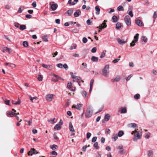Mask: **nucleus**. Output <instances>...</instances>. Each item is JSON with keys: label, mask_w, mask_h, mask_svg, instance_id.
<instances>
[{"label": "nucleus", "mask_w": 157, "mask_h": 157, "mask_svg": "<svg viewBox=\"0 0 157 157\" xmlns=\"http://www.w3.org/2000/svg\"><path fill=\"white\" fill-rule=\"evenodd\" d=\"M119 60H120V59L117 58V59H115L113 61V63H116L118 62L119 61Z\"/></svg>", "instance_id": "obj_48"}, {"label": "nucleus", "mask_w": 157, "mask_h": 157, "mask_svg": "<svg viewBox=\"0 0 157 157\" xmlns=\"http://www.w3.org/2000/svg\"><path fill=\"white\" fill-rule=\"evenodd\" d=\"M81 13V11L79 10H76V11L74 14V16L75 17H78Z\"/></svg>", "instance_id": "obj_14"}, {"label": "nucleus", "mask_w": 157, "mask_h": 157, "mask_svg": "<svg viewBox=\"0 0 157 157\" xmlns=\"http://www.w3.org/2000/svg\"><path fill=\"white\" fill-rule=\"evenodd\" d=\"M42 38L44 41L47 42L48 41V40L47 38L45 36H43L42 37Z\"/></svg>", "instance_id": "obj_50"}, {"label": "nucleus", "mask_w": 157, "mask_h": 157, "mask_svg": "<svg viewBox=\"0 0 157 157\" xmlns=\"http://www.w3.org/2000/svg\"><path fill=\"white\" fill-rule=\"evenodd\" d=\"M97 51V48L96 47H94L92 48L91 50V52L92 53H95Z\"/></svg>", "instance_id": "obj_51"}, {"label": "nucleus", "mask_w": 157, "mask_h": 157, "mask_svg": "<svg viewBox=\"0 0 157 157\" xmlns=\"http://www.w3.org/2000/svg\"><path fill=\"white\" fill-rule=\"evenodd\" d=\"M5 50H6V52H8L9 53H10L12 52V50L11 49L7 47H5Z\"/></svg>", "instance_id": "obj_29"}, {"label": "nucleus", "mask_w": 157, "mask_h": 157, "mask_svg": "<svg viewBox=\"0 0 157 157\" xmlns=\"http://www.w3.org/2000/svg\"><path fill=\"white\" fill-rule=\"evenodd\" d=\"M54 2H51L50 3L51 8L52 11L55 10L58 7L57 4H54Z\"/></svg>", "instance_id": "obj_6"}, {"label": "nucleus", "mask_w": 157, "mask_h": 157, "mask_svg": "<svg viewBox=\"0 0 157 157\" xmlns=\"http://www.w3.org/2000/svg\"><path fill=\"white\" fill-rule=\"evenodd\" d=\"M87 41V39L86 37H83L82 39V42L84 43H86Z\"/></svg>", "instance_id": "obj_49"}, {"label": "nucleus", "mask_w": 157, "mask_h": 157, "mask_svg": "<svg viewBox=\"0 0 157 157\" xmlns=\"http://www.w3.org/2000/svg\"><path fill=\"white\" fill-rule=\"evenodd\" d=\"M94 82V80L93 79H92L90 82V87H92L93 86V84Z\"/></svg>", "instance_id": "obj_56"}, {"label": "nucleus", "mask_w": 157, "mask_h": 157, "mask_svg": "<svg viewBox=\"0 0 157 157\" xmlns=\"http://www.w3.org/2000/svg\"><path fill=\"white\" fill-rule=\"evenodd\" d=\"M63 67L64 68H65L66 70H67L68 68V66L66 63L64 64L63 65Z\"/></svg>", "instance_id": "obj_52"}, {"label": "nucleus", "mask_w": 157, "mask_h": 157, "mask_svg": "<svg viewBox=\"0 0 157 157\" xmlns=\"http://www.w3.org/2000/svg\"><path fill=\"white\" fill-rule=\"evenodd\" d=\"M117 10L118 11H123L124 10L123 7L121 6H119L117 8Z\"/></svg>", "instance_id": "obj_36"}, {"label": "nucleus", "mask_w": 157, "mask_h": 157, "mask_svg": "<svg viewBox=\"0 0 157 157\" xmlns=\"http://www.w3.org/2000/svg\"><path fill=\"white\" fill-rule=\"evenodd\" d=\"M32 5L33 7H34V8L36 6V2H33L32 4Z\"/></svg>", "instance_id": "obj_62"}, {"label": "nucleus", "mask_w": 157, "mask_h": 157, "mask_svg": "<svg viewBox=\"0 0 157 157\" xmlns=\"http://www.w3.org/2000/svg\"><path fill=\"white\" fill-rule=\"evenodd\" d=\"M71 82L68 83L67 85V88L70 90L71 91H74V90L72 89H71Z\"/></svg>", "instance_id": "obj_40"}, {"label": "nucleus", "mask_w": 157, "mask_h": 157, "mask_svg": "<svg viewBox=\"0 0 157 157\" xmlns=\"http://www.w3.org/2000/svg\"><path fill=\"white\" fill-rule=\"evenodd\" d=\"M113 141H115L118 139V136L117 134H113L111 138Z\"/></svg>", "instance_id": "obj_16"}, {"label": "nucleus", "mask_w": 157, "mask_h": 157, "mask_svg": "<svg viewBox=\"0 0 157 157\" xmlns=\"http://www.w3.org/2000/svg\"><path fill=\"white\" fill-rule=\"evenodd\" d=\"M77 45L75 44H73L70 47V49L72 50L73 49H75L76 48Z\"/></svg>", "instance_id": "obj_32"}, {"label": "nucleus", "mask_w": 157, "mask_h": 157, "mask_svg": "<svg viewBox=\"0 0 157 157\" xmlns=\"http://www.w3.org/2000/svg\"><path fill=\"white\" fill-rule=\"evenodd\" d=\"M117 40L118 44L121 45L124 44L127 42V41H124L119 38L117 39Z\"/></svg>", "instance_id": "obj_17"}, {"label": "nucleus", "mask_w": 157, "mask_h": 157, "mask_svg": "<svg viewBox=\"0 0 157 157\" xmlns=\"http://www.w3.org/2000/svg\"><path fill=\"white\" fill-rule=\"evenodd\" d=\"M52 154L53 155H57V153L55 151H53L51 152Z\"/></svg>", "instance_id": "obj_64"}, {"label": "nucleus", "mask_w": 157, "mask_h": 157, "mask_svg": "<svg viewBox=\"0 0 157 157\" xmlns=\"http://www.w3.org/2000/svg\"><path fill=\"white\" fill-rule=\"evenodd\" d=\"M69 129L70 131L71 132H75V130L74 129L73 126L71 122H70L69 123Z\"/></svg>", "instance_id": "obj_12"}, {"label": "nucleus", "mask_w": 157, "mask_h": 157, "mask_svg": "<svg viewBox=\"0 0 157 157\" xmlns=\"http://www.w3.org/2000/svg\"><path fill=\"white\" fill-rule=\"evenodd\" d=\"M140 97V95L139 94H136L134 96V98L136 99H138Z\"/></svg>", "instance_id": "obj_41"}, {"label": "nucleus", "mask_w": 157, "mask_h": 157, "mask_svg": "<svg viewBox=\"0 0 157 157\" xmlns=\"http://www.w3.org/2000/svg\"><path fill=\"white\" fill-rule=\"evenodd\" d=\"M56 66L59 68H62L63 67V65L62 63L57 64Z\"/></svg>", "instance_id": "obj_47"}, {"label": "nucleus", "mask_w": 157, "mask_h": 157, "mask_svg": "<svg viewBox=\"0 0 157 157\" xmlns=\"http://www.w3.org/2000/svg\"><path fill=\"white\" fill-rule=\"evenodd\" d=\"M112 19L114 22H117V17L116 16L114 15L112 17Z\"/></svg>", "instance_id": "obj_37"}, {"label": "nucleus", "mask_w": 157, "mask_h": 157, "mask_svg": "<svg viewBox=\"0 0 157 157\" xmlns=\"http://www.w3.org/2000/svg\"><path fill=\"white\" fill-rule=\"evenodd\" d=\"M68 3L71 5H74L75 4V3L74 2H72V0H69Z\"/></svg>", "instance_id": "obj_42"}, {"label": "nucleus", "mask_w": 157, "mask_h": 157, "mask_svg": "<svg viewBox=\"0 0 157 157\" xmlns=\"http://www.w3.org/2000/svg\"><path fill=\"white\" fill-rule=\"evenodd\" d=\"M133 76L131 74L129 75L127 78H126V80L127 81H129L130 78Z\"/></svg>", "instance_id": "obj_45"}, {"label": "nucleus", "mask_w": 157, "mask_h": 157, "mask_svg": "<svg viewBox=\"0 0 157 157\" xmlns=\"http://www.w3.org/2000/svg\"><path fill=\"white\" fill-rule=\"evenodd\" d=\"M124 21L126 24L128 26H130L131 25V19L129 16L128 15L126 16L124 18Z\"/></svg>", "instance_id": "obj_4"}, {"label": "nucleus", "mask_w": 157, "mask_h": 157, "mask_svg": "<svg viewBox=\"0 0 157 157\" xmlns=\"http://www.w3.org/2000/svg\"><path fill=\"white\" fill-rule=\"evenodd\" d=\"M105 56V53L104 52H102L101 55L100 56V58H102L104 57Z\"/></svg>", "instance_id": "obj_58"}, {"label": "nucleus", "mask_w": 157, "mask_h": 157, "mask_svg": "<svg viewBox=\"0 0 157 157\" xmlns=\"http://www.w3.org/2000/svg\"><path fill=\"white\" fill-rule=\"evenodd\" d=\"M107 25H106L105 23H102L101 25H100L99 27H97V28H99V32H100L101 30L102 29H104L106 27Z\"/></svg>", "instance_id": "obj_11"}, {"label": "nucleus", "mask_w": 157, "mask_h": 157, "mask_svg": "<svg viewBox=\"0 0 157 157\" xmlns=\"http://www.w3.org/2000/svg\"><path fill=\"white\" fill-rule=\"evenodd\" d=\"M93 113V109L91 106H89L86 111L85 116L86 118H88L91 117Z\"/></svg>", "instance_id": "obj_1"}, {"label": "nucleus", "mask_w": 157, "mask_h": 157, "mask_svg": "<svg viewBox=\"0 0 157 157\" xmlns=\"http://www.w3.org/2000/svg\"><path fill=\"white\" fill-rule=\"evenodd\" d=\"M43 76L41 75H39V76L37 78L38 80L40 81H42L43 79Z\"/></svg>", "instance_id": "obj_44"}, {"label": "nucleus", "mask_w": 157, "mask_h": 157, "mask_svg": "<svg viewBox=\"0 0 157 157\" xmlns=\"http://www.w3.org/2000/svg\"><path fill=\"white\" fill-rule=\"evenodd\" d=\"M121 27V24L119 22H118L116 24V28L118 29H120Z\"/></svg>", "instance_id": "obj_38"}, {"label": "nucleus", "mask_w": 157, "mask_h": 157, "mask_svg": "<svg viewBox=\"0 0 157 157\" xmlns=\"http://www.w3.org/2000/svg\"><path fill=\"white\" fill-rule=\"evenodd\" d=\"M128 126L130 128H136L137 126V125L135 123H131L128 124Z\"/></svg>", "instance_id": "obj_18"}, {"label": "nucleus", "mask_w": 157, "mask_h": 157, "mask_svg": "<svg viewBox=\"0 0 157 157\" xmlns=\"http://www.w3.org/2000/svg\"><path fill=\"white\" fill-rule=\"evenodd\" d=\"M42 66L44 68L49 70H52L53 69V67L51 65H47L43 64L42 65Z\"/></svg>", "instance_id": "obj_7"}, {"label": "nucleus", "mask_w": 157, "mask_h": 157, "mask_svg": "<svg viewBox=\"0 0 157 157\" xmlns=\"http://www.w3.org/2000/svg\"><path fill=\"white\" fill-rule=\"evenodd\" d=\"M7 114L9 115L10 117H13L14 116V112L10 111H8L7 112Z\"/></svg>", "instance_id": "obj_20"}, {"label": "nucleus", "mask_w": 157, "mask_h": 157, "mask_svg": "<svg viewBox=\"0 0 157 157\" xmlns=\"http://www.w3.org/2000/svg\"><path fill=\"white\" fill-rule=\"evenodd\" d=\"M74 79L75 80H77V81H78L79 80H81V78L80 77L75 76V78Z\"/></svg>", "instance_id": "obj_59"}, {"label": "nucleus", "mask_w": 157, "mask_h": 157, "mask_svg": "<svg viewBox=\"0 0 157 157\" xmlns=\"http://www.w3.org/2000/svg\"><path fill=\"white\" fill-rule=\"evenodd\" d=\"M95 10L96 12V14L97 15H98L99 14L100 11V9L98 6H96L95 7Z\"/></svg>", "instance_id": "obj_26"}, {"label": "nucleus", "mask_w": 157, "mask_h": 157, "mask_svg": "<svg viewBox=\"0 0 157 157\" xmlns=\"http://www.w3.org/2000/svg\"><path fill=\"white\" fill-rule=\"evenodd\" d=\"M81 94L84 97H85L86 98H87V93L84 90H83L81 92Z\"/></svg>", "instance_id": "obj_25"}, {"label": "nucleus", "mask_w": 157, "mask_h": 157, "mask_svg": "<svg viewBox=\"0 0 157 157\" xmlns=\"http://www.w3.org/2000/svg\"><path fill=\"white\" fill-rule=\"evenodd\" d=\"M29 97L31 101L33 102H35V101H33L34 100H36L38 99L37 97H32L30 95L29 96Z\"/></svg>", "instance_id": "obj_19"}, {"label": "nucleus", "mask_w": 157, "mask_h": 157, "mask_svg": "<svg viewBox=\"0 0 157 157\" xmlns=\"http://www.w3.org/2000/svg\"><path fill=\"white\" fill-rule=\"evenodd\" d=\"M136 23L139 26H141L143 25V23L141 20L139 19L136 20Z\"/></svg>", "instance_id": "obj_13"}, {"label": "nucleus", "mask_w": 157, "mask_h": 157, "mask_svg": "<svg viewBox=\"0 0 157 157\" xmlns=\"http://www.w3.org/2000/svg\"><path fill=\"white\" fill-rule=\"evenodd\" d=\"M53 95L52 94L47 95L46 97V99L48 101H51L53 99Z\"/></svg>", "instance_id": "obj_9"}, {"label": "nucleus", "mask_w": 157, "mask_h": 157, "mask_svg": "<svg viewBox=\"0 0 157 157\" xmlns=\"http://www.w3.org/2000/svg\"><path fill=\"white\" fill-rule=\"evenodd\" d=\"M82 104L78 103L77 105H73L72 106V108H75L77 109L80 110L81 109V107L82 106Z\"/></svg>", "instance_id": "obj_8"}, {"label": "nucleus", "mask_w": 157, "mask_h": 157, "mask_svg": "<svg viewBox=\"0 0 157 157\" xmlns=\"http://www.w3.org/2000/svg\"><path fill=\"white\" fill-rule=\"evenodd\" d=\"M38 152L34 148H32L30 151L28 152V155H32L33 154H37Z\"/></svg>", "instance_id": "obj_10"}, {"label": "nucleus", "mask_w": 157, "mask_h": 157, "mask_svg": "<svg viewBox=\"0 0 157 157\" xmlns=\"http://www.w3.org/2000/svg\"><path fill=\"white\" fill-rule=\"evenodd\" d=\"M73 13V10L72 9H70L67 11V13L68 16H71L72 14Z\"/></svg>", "instance_id": "obj_35"}, {"label": "nucleus", "mask_w": 157, "mask_h": 157, "mask_svg": "<svg viewBox=\"0 0 157 157\" xmlns=\"http://www.w3.org/2000/svg\"><path fill=\"white\" fill-rule=\"evenodd\" d=\"M128 14L132 17H133V14L132 11H129L128 13Z\"/></svg>", "instance_id": "obj_60"}, {"label": "nucleus", "mask_w": 157, "mask_h": 157, "mask_svg": "<svg viewBox=\"0 0 157 157\" xmlns=\"http://www.w3.org/2000/svg\"><path fill=\"white\" fill-rule=\"evenodd\" d=\"M58 146L56 144H53L52 145H51L50 146V148L52 149L53 150H54L56 149L57 148H58Z\"/></svg>", "instance_id": "obj_24"}, {"label": "nucleus", "mask_w": 157, "mask_h": 157, "mask_svg": "<svg viewBox=\"0 0 157 157\" xmlns=\"http://www.w3.org/2000/svg\"><path fill=\"white\" fill-rule=\"evenodd\" d=\"M139 36V34L137 33L134 36V37L133 40H132V42L130 44V46H134L135 45V44L136 43L138 40V37Z\"/></svg>", "instance_id": "obj_5"}, {"label": "nucleus", "mask_w": 157, "mask_h": 157, "mask_svg": "<svg viewBox=\"0 0 157 157\" xmlns=\"http://www.w3.org/2000/svg\"><path fill=\"white\" fill-rule=\"evenodd\" d=\"M141 39L144 42L146 43L147 40V38L145 36H142L141 37Z\"/></svg>", "instance_id": "obj_34"}, {"label": "nucleus", "mask_w": 157, "mask_h": 157, "mask_svg": "<svg viewBox=\"0 0 157 157\" xmlns=\"http://www.w3.org/2000/svg\"><path fill=\"white\" fill-rule=\"evenodd\" d=\"M91 136V134L90 132H88L86 134V137L87 139H89Z\"/></svg>", "instance_id": "obj_53"}, {"label": "nucleus", "mask_w": 157, "mask_h": 157, "mask_svg": "<svg viewBox=\"0 0 157 157\" xmlns=\"http://www.w3.org/2000/svg\"><path fill=\"white\" fill-rule=\"evenodd\" d=\"M153 17L154 18V21H155V19L157 18V11L154 12Z\"/></svg>", "instance_id": "obj_33"}, {"label": "nucleus", "mask_w": 157, "mask_h": 157, "mask_svg": "<svg viewBox=\"0 0 157 157\" xmlns=\"http://www.w3.org/2000/svg\"><path fill=\"white\" fill-rule=\"evenodd\" d=\"M124 132L122 131H120L118 132V134H117L118 136L119 137H121L122 136L124 135Z\"/></svg>", "instance_id": "obj_27"}, {"label": "nucleus", "mask_w": 157, "mask_h": 157, "mask_svg": "<svg viewBox=\"0 0 157 157\" xmlns=\"http://www.w3.org/2000/svg\"><path fill=\"white\" fill-rule=\"evenodd\" d=\"M98 143L97 142H95L94 144V147L96 149H99V147L98 146Z\"/></svg>", "instance_id": "obj_39"}, {"label": "nucleus", "mask_w": 157, "mask_h": 157, "mask_svg": "<svg viewBox=\"0 0 157 157\" xmlns=\"http://www.w3.org/2000/svg\"><path fill=\"white\" fill-rule=\"evenodd\" d=\"M5 103L6 105H9L10 103V101L9 100H6L5 101Z\"/></svg>", "instance_id": "obj_57"}, {"label": "nucleus", "mask_w": 157, "mask_h": 157, "mask_svg": "<svg viewBox=\"0 0 157 157\" xmlns=\"http://www.w3.org/2000/svg\"><path fill=\"white\" fill-rule=\"evenodd\" d=\"M110 117V115L109 114H106L104 117L105 120L106 121H108Z\"/></svg>", "instance_id": "obj_22"}, {"label": "nucleus", "mask_w": 157, "mask_h": 157, "mask_svg": "<svg viewBox=\"0 0 157 157\" xmlns=\"http://www.w3.org/2000/svg\"><path fill=\"white\" fill-rule=\"evenodd\" d=\"M53 137L56 140H58L59 139V138L57 136L56 134L54 133L53 135Z\"/></svg>", "instance_id": "obj_54"}, {"label": "nucleus", "mask_w": 157, "mask_h": 157, "mask_svg": "<svg viewBox=\"0 0 157 157\" xmlns=\"http://www.w3.org/2000/svg\"><path fill=\"white\" fill-rule=\"evenodd\" d=\"M23 46L25 47H27L28 45V43L27 41H24L23 43Z\"/></svg>", "instance_id": "obj_43"}, {"label": "nucleus", "mask_w": 157, "mask_h": 157, "mask_svg": "<svg viewBox=\"0 0 157 157\" xmlns=\"http://www.w3.org/2000/svg\"><path fill=\"white\" fill-rule=\"evenodd\" d=\"M127 112V110L126 108H124L121 109V113L122 114L126 113Z\"/></svg>", "instance_id": "obj_28"}, {"label": "nucleus", "mask_w": 157, "mask_h": 157, "mask_svg": "<svg viewBox=\"0 0 157 157\" xmlns=\"http://www.w3.org/2000/svg\"><path fill=\"white\" fill-rule=\"evenodd\" d=\"M109 65L107 64L104 67L102 70V75L105 77H108L109 76Z\"/></svg>", "instance_id": "obj_2"}, {"label": "nucleus", "mask_w": 157, "mask_h": 157, "mask_svg": "<svg viewBox=\"0 0 157 157\" xmlns=\"http://www.w3.org/2000/svg\"><path fill=\"white\" fill-rule=\"evenodd\" d=\"M61 128L60 125L58 124H56L54 127V129H56L57 130H59Z\"/></svg>", "instance_id": "obj_31"}, {"label": "nucleus", "mask_w": 157, "mask_h": 157, "mask_svg": "<svg viewBox=\"0 0 157 157\" xmlns=\"http://www.w3.org/2000/svg\"><path fill=\"white\" fill-rule=\"evenodd\" d=\"M26 29V26L25 25H21L20 26V27L19 28V29L20 30H23Z\"/></svg>", "instance_id": "obj_30"}, {"label": "nucleus", "mask_w": 157, "mask_h": 157, "mask_svg": "<svg viewBox=\"0 0 157 157\" xmlns=\"http://www.w3.org/2000/svg\"><path fill=\"white\" fill-rule=\"evenodd\" d=\"M147 153L148 157H152L153 155V152L152 150L147 151Z\"/></svg>", "instance_id": "obj_15"}, {"label": "nucleus", "mask_w": 157, "mask_h": 157, "mask_svg": "<svg viewBox=\"0 0 157 157\" xmlns=\"http://www.w3.org/2000/svg\"><path fill=\"white\" fill-rule=\"evenodd\" d=\"M98 57L94 56H92L91 57V60L94 62H97L98 60Z\"/></svg>", "instance_id": "obj_21"}, {"label": "nucleus", "mask_w": 157, "mask_h": 157, "mask_svg": "<svg viewBox=\"0 0 157 157\" xmlns=\"http://www.w3.org/2000/svg\"><path fill=\"white\" fill-rule=\"evenodd\" d=\"M121 78L120 76H117L115 78L113 79V82H119L121 80Z\"/></svg>", "instance_id": "obj_23"}, {"label": "nucleus", "mask_w": 157, "mask_h": 157, "mask_svg": "<svg viewBox=\"0 0 157 157\" xmlns=\"http://www.w3.org/2000/svg\"><path fill=\"white\" fill-rule=\"evenodd\" d=\"M97 139V137L96 136H94L93 137L92 139V142H95Z\"/></svg>", "instance_id": "obj_55"}, {"label": "nucleus", "mask_w": 157, "mask_h": 157, "mask_svg": "<svg viewBox=\"0 0 157 157\" xmlns=\"http://www.w3.org/2000/svg\"><path fill=\"white\" fill-rule=\"evenodd\" d=\"M91 22L90 21V20L89 19H88L87 21H86V23L88 25H90L91 23Z\"/></svg>", "instance_id": "obj_63"}, {"label": "nucleus", "mask_w": 157, "mask_h": 157, "mask_svg": "<svg viewBox=\"0 0 157 157\" xmlns=\"http://www.w3.org/2000/svg\"><path fill=\"white\" fill-rule=\"evenodd\" d=\"M81 81H77L76 82L78 83L79 85L80 86L82 84H83V81L82 80H80Z\"/></svg>", "instance_id": "obj_46"}, {"label": "nucleus", "mask_w": 157, "mask_h": 157, "mask_svg": "<svg viewBox=\"0 0 157 157\" xmlns=\"http://www.w3.org/2000/svg\"><path fill=\"white\" fill-rule=\"evenodd\" d=\"M55 120V118H53V119H51L49 121L51 123L53 124V123H55L54 121Z\"/></svg>", "instance_id": "obj_61"}, {"label": "nucleus", "mask_w": 157, "mask_h": 157, "mask_svg": "<svg viewBox=\"0 0 157 157\" xmlns=\"http://www.w3.org/2000/svg\"><path fill=\"white\" fill-rule=\"evenodd\" d=\"M135 133L134 135L135 137L133 139V140L136 142L137 141L138 139H140L141 135L138 131V129L135 130Z\"/></svg>", "instance_id": "obj_3"}]
</instances>
